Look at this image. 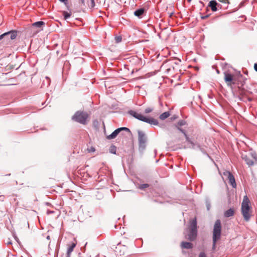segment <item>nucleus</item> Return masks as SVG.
<instances>
[{
	"instance_id": "obj_21",
	"label": "nucleus",
	"mask_w": 257,
	"mask_h": 257,
	"mask_svg": "<svg viewBox=\"0 0 257 257\" xmlns=\"http://www.w3.org/2000/svg\"><path fill=\"white\" fill-rule=\"evenodd\" d=\"M178 130H179L180 132H181L184 135V136L186 138V141L191 143V144L192 145H194L193 143H192L189 139V138H188V137L187 136V135H186V134L185 133V132H184V130H183L182 129L179 128V127H178Z\"/></svg>"
},
{
	"instance_id": "obj_39",
	"label": "nucleus",
	"mask_w": 257,
	"mask_h": 257,
	"mask_svg": "<svg viewBox=\"0 0 257 257\" xmlns=\"http://www.w3.org/2000/svg\"><path fill=\"white\" fill-rule=\"evenodd\" d=\"M217 73H219V71H218V70H217Z\"/></svg>"
},
{
	"instance_id": "obj_9",
	"label": "nucleus",
	"mask_w": 257,
	"mask_h": 257,
	"mask_svg": "<svg viewBox=\"0 0 257 257\" xmlns=\"http://www.w3.org/2000/svg\"><path fill=\"white\" fill-rule=\"evenodd\" d=\"M17 37V34L15 32H9L8 33H5L1 35H0V40L3 38H5L7 40H14Z\"/></svg>"
},
{
	"instance_id": "obj_35",
	"label": "nucleus",
	"mask_w": 257,
	"mask_h": 257,
	"mask_svg": "<svg viewBox=\"0 0 257 257\" xmlns=\"http://www.w3.org/2000/svg\"><path fill=\"white\" fill-rule=\"evenodd\" d=\"M113 150L111 149V151H110L111 153L115 154V152H113Z\"/></svg>"
},
{
	"instance_id": "obj_34",
	"label": "nucleus",
	"mask_w": 257,
	"mask_h": 257,
	"mask_svg": "<svg viewBox=\"0 0 257 257\" xmlns=\"http://www.w3.org/2000/svg\"><path fill=\"white\" fill-rule=\"evenodd\" d=\"M113 150L111 149V151H110L111 153L115 154V152H113Z\"/></svg>"
},
{
	"instance_id": "obj_1",
	"label": "nucleus",
	"mask_w": 257,
	"mask_h": 257,
	"mask_svg": "<svg viewBox=\"0 0 257 257\" xmlns=\"http://www.w3.org/2000/svg\"><path fill=\"white\" fill-rule=\"evenodd\" d=\"M251 207L248 197L245 195L243 197L241 203V212L245 221H248L251 217Z\"/></svg>"
},
{
	"instance_id": "obj_2",
	"label": "nucleus",
	"mask_w": 257,
	"mask_h": 257,
	"mask_svg": "<svg viewBox=\"0 0 257 257\" xmlns=\"http://www.w3.org/2000/svg\"><path fill=\"white\" fill-rule=\"evenodd\" d=\"M242 77L241 74L238 75L231 74L229 71L224 72V80L228 86L232 87V85H239L240 79Z\"/></svg>"
},
{
	"instance_id": "obj_28",
	"label": "nucleus",
	"mask_w": 257,
	"mask_h": 257,
	"mask_svg": "<svg viewBox=\"0 0 257 257\" xmlns=\"http://www.w3.org/2000/svg\"><path fill=\"white\" fill-rule=\"evenodd\" d=\"M115 41L117 43L120 42L121 41V38L120 37H115Z\"/></svg>"
},
{
	"instance_id": "obj_16",
	"label": "nucleus",
	"mask_w": 257,
	"mask_h": 257,
	"mask_svg": "<svg viewBox=\"0 0 257 257\" xmlns=\"http://www.w3.org/2000/svg\"><path fill=\"white\" fill-rule=\"evenodd\" d=\"M44 25L45 23L43 21L37 22L32 24V28H37L39 29L38 31H40L42 30V27Z\"/></svg>"
},
{
	"instance_id": "obj_18",
	"label": "nucleus",
	"mask_w": 257,
	"mask_h": 257,
	"mask_svg": "<svg viewBox=\"0 0 257 257\" xmlns=\"http://www.w3.org/2000/svg\"><path fill=\"white\" fill-rule=\"evenodd\" d=\"M234 213V210L233 208H230L229 209L226 210L224 213V216L226 217H229L230 216H232Z\"/></svg>"
},
{
	"instance_id": "obj_37",
	"label": "nucleus",
	"mask_w": 257,
	"mask_h": 257,
	"mask_svg": "<svg viewBox=\"0 0 257 257\" xmlns=\"http://www.w3.org/2000/svg\"><path fill=\"white\" fill-rule=\"evenodd\" d=\"M60 1L62 2H65V1H66L67 0H59Z\"/></svg>"
},
{
	"instance_id": "obj_33",
	"label": "nucleus",
	"mask_w": 257,
	"mask_h": 257,
	"mask_svg": "<svg viewBox=\"0 0 257 257\" xmlns=\"http://www.w3.org/2000/svg\"><path fill=\"white\" fill-rule=\"evenodd\" d=\"M254 69L255 70V71L257 72V63H255L254 64Z\"/></svg>"
},
{
	"instance_id": "obj_26",
	"label": "nucleus",
	"mask_w": 257,
	"mask_h": 257,
	"mask_svg": "<svg viewBox=\"0 0 257 257\" xmlns=\"http://www.w3.org/2000/svg\"><path fill=\"white\" fill-rule=\"evenodd\" d=\"M219 2L223 3V4H229V0H218Z\"/></svg>"
},
{
	"instance_id": "obj_20",
	"label": "nucleus",
	"mask_w": 257,
	"mask_h": 257,
	"mask_svg": "<svg viewBox=\"0 0 257 257\" xmlns=\"http://www.w3.org/2000/svg\"><path fill=\"white\" fill-rule=\"evenodd\" d=\"M170 115V113L168 111H167L161 114L160 115L159 118L161 120H164L165 119L168 118Z\"/></svg>"
},
{
	"instance_id": "obj_14",
	"label": "nucleus",
	"mask_w": 257,
	"mask_h": 257,
	"mask_svg": "<svg viewBox=\"0 0 257 257\" xmlns=\"http://www.w3.org/2000/svg\"><path fill=\"white\" fill-rule=\"evenodd\" d=\"M76 243L72 242L71 244L69 245L67 253L64 257H70L72 252L73 251L74 247L76 246Z\"/></svg>"
},
{
	"instance_id": "obj_19",
	"label": "nucleus",
	"mask_w": 257,
	"mask_h": 257,
	"mask_svg": "<svg viewBox=\"0 0 257 257\" xmlns=\"http://www.w3.org/2000/svg\"><path fill=\"white\" fill-rule=\"evenodd\" d=\"M145 12V10L144 8H141L139 10H136L134 12V15L139 18H141Z\"/></svg>"
},
{
	"instance_id": "obj_3",
	"label": "nucleus",
	"mask_w": 257,
	"mask_h": 257,
	"mask_svg": "<svg viewBox=\"0 0 257 257\" xmlns=\"http://www.w3.org/2000/svg\"><path fill=\"white\" fill-rule=\"evenodd\" d=\"M128 113L135 118L150 124L157 125L159 123L157 119H154L153 117L146 116L141 113L137 112L135 111L130 110L128 111Z\"/></svg>"
},
{
	"instance_id": "obj_25",
	"label": "nucleus",
	"mask_w": 257,
	"mask_h": 257,
	"mask_svg": "<svg viewBox=\"0 0 257 257\" xmlns=\"http://www.w3.org/2000/svg\"><path fill=\"white\" fill-rule=\"evenodd\" d=\"M153 111V108L151 107H147L145 109V113H149Z\"/></svg>"
},
{
	"instance_id": "obj_12",
	"label": "nucleus",
	"mask_w": 257,
	"mask_h": 257,
	"mask_svg": "<svg viewBox=\"0 0 257 257\" xmlns=\"http://www.w3.org/2000/svg\"><path fill=\"white\" fill-rule=\"evenodd\" d=\"M116 248L119 252L120 255H124L126 252L127 247L126 245H121V243L119 242L117 244V246Z\"/></svg>"
},
{
	"instance_id": "obj_10",
	"label": "nucleus",
	"mask_w": 257,
	"mask_h": 257,
	"mask_svg": "<svg viewBox=\"0 0 257 257\" xmlns=\"http://www.w3.org/2000/svg\"><path fill=\"white\" fill-rule=\"evenodd\" d=\"M122 130H125L126 131H130V130L127 127H120L115 130L111 134L107 136V139L108 140H111L116 138V137L118 135V134Z\"/></svg>"
},
{
	"instance_id": "obj_22",
	"label": "nucleus",
	"mask_w": 257,
	"mask_h": 257,
	"mask_svg": "<svg viewBox=\"0 0 257 257\" xmlns=\"http://www.w3.org/2000/svg\"><path fill=\"white\" fill-rule=\"evenodd\" d=\"M62 14H63V16L64 17V19L65 20H66L68 18H70V16H71V13H68V12H66V11H63L62 12Z\"/></svg>"
},
{
	"instance_id": "obj_32",
	"label": "nucleus",
	"mask_w": 257,
	"mask_h": 257,
	"mask_svg": "<svg viewBox=\"0 0 257 257\" xmlns=\"http://www.w3.org/2000/svg\"><path fill=\"white\" fill-rule=\"evenodd\" d=\"M80 3L82 5L84 6L85 5V2L84 0H79Z\"/></svg>"
},
{
	"instance_id": "obj_38",
	"label": "nucleus",
	"mask_w": 257,
	"mask_h": 257,
	"mask_svg": "<svg viewBox=\"0 0 257 257\" xmlns=\"http://www.w3.org/2000/svg\"><path fill=\"white\" fill-rule=\"evenodd\" d=\"M188 2H190L191 0H187Z\"/></svg>"
},
{
	"instance_id": "obj_30",
	"label": "nucleus",
	"mask_w": 257,
	"mask_h": 257,
	"mask_svg": "<svg viewBox=\"0 0 257 257\" xmlns=\"http://www.w3.org/2000/svg\"><path fill=\"white\" fill-rule=\"evenodd\" d=\"M178 124L180 126L183 125L185 124V122L183 120H181L178 122Z\"/></svg>"
},
{
	"instance_id": "obj_31",
	"label": "nucleus",
	"mask_w": 257,
	"mask_h": 257,
	"mask_svg": "<svg viewBox=\"0 0 257 257\" xmlns=\"http://www.w3.org/2000/svg\"><path fill=\"white\" fill-rule=\"evenodd\" d=\"M5 196L4 195H0V201H3L5 200Z\"/></svg>"
},
{
	"instance_id": "obj_8",
	"label": "nucleus",
	"mask_w": 257,
	"mask_h": 257,
	"mask_svg": "<svg viewBox=\"0 0 257 257\" xmlns=\"http://www.w3.org/2000/svg\"><path fill=\"white\" fill-rule=\"evenodd\" d=\"M138 134L139 148L144 150L146 146L147 137L145 133L142 131L139 130Z\"/></svg>"
},
{
	"instance_id": "obj_23",
	"label": "nucleus",
	"mask_w": 257,
	"mask_h": 257,
	"mask_svg": "<svg viewBox=\"0 0 257 257\" xmlns=\"http://www.w3.org/2000/svg\"><path fill=\"white\" fill-rule=\"evenodd\" d=\"M98 0H90V5L89 7L90 9H93L95 6V2H97Z\"/></svg>"
},
{
	"instance_id": "obj_36",
	"label": "nucleus",
	"mask_w": 257,
	"mask_h": 257,
	"mask_svg": "<svg viewBox=\"0 0 257 257\" xmlns=\"http://www.w3.org/2000/svg\"><path fill=\"white\" fill-rule=\"evenodd\" d=\"M207 17H208V16H205V17H202V19H205V18H207Z\"/></svg>"
},
{
	"instance_id": "obj_7",
	"label": "nucleus",
	"mask_w": 257,
	"mask_h": 257,
	"mask_svg": "<svg viewBox=\"0 0 257 257\" xmlns=\"http://www.w3.org/2000/svg\"><path fill=\"white\" fill-rule=\"evenodd\" d=\"M197 236V220L195 218L190 221V232L188 234V239L193 241Z\"/></svg>"
},
{
	"instance_id": "obj_29",
	"label": "nucleus",
	"mask_w": 257,
	"mask_h": 257,
	"mask_svg": "<svg viewBox=\"0 0 257 257\" xmlns=\"http://www.w3.org/2000/svg\"><path fill=\"white\" fill-rule=\"evenodd\" d=\"M88 151L89 152H94L95 151V149L94 147H91L90 148L88 149Z\"/></svg>"
},
{
	"instance_id": "obj_17",
	"label": "nucleus",
	"mask_w": 257,
	"mask_h": 257,
	"mask_svg": "<svg viewBox=\"0 0 257 257\" xmlns=\"http://www.w3.org/2000/svg\"><path fill=\"white\" fill-rule=\"evenodd\" d=\"M181 247L183 248L190 249L193 247V244L190 242L183 241L181 243Z\"/></svg>"
},
{
	"instance_id": "obj_27",
	"label": "nucleus",
	"mask_w": 257,
	"mask_h": 257,
	"mask_svg": "<svg viewBox=\"0 0 257 257\" xmlns=\"http://www.w3.org/2000/svg\"><path fill=\"white\" fill-rule=\"evenodd\" d=\"M199 257H207V256L204 252H201L199 253Z\"/></svg>"
},
{
	"instance_id": "obj_40",
	"label": "nucleus",
	"mask_w": 257,
	"mask_h": 257,
	"mask_svg": "<svg viewBox=\"0 0 257 257\" xmlns=\"http://www.w3.org/2000/svg\"><path fill=\"white\" fill-rule=\"evenodd\" d=\"M243 85V83H241V85L242 86Z\"/></svg>"
},
{
	"instance_id": "obj_5",
	"label": "nucleus",
	"mask_w": 257,
	"mask_h": 257,
	"mask_svg": "<svg viewBox=\"0 0 257 257\" xmlns=\"http://www.w3.org/2000/svg\"><path fill=\"white\" fill-rule=\"evenodd\" d=\"M88 114L83 111H77L72 117V119L83 124L87 123V119L88 117Z\"/></svg>"
},
{
	"instance_id": "obj_6",
	"label": "nucleus",
	"mask_w": 257,
	"mask_h": 257,
	"mask_svg": "<svg viewBox=\"0 0 257 257\" xmlns=\"http://www.w3.org/2000/svg\"><path fill=\"white\" fill-rule=\"evenodd\" d=\"M242 159L248 166L257 164V155L255 153H247L242 155Z\"/></svg>"
},
{
	"instance_id": "obj_15",
	"label": "nucleus",
	"mask_w": 257,
	"mask_h": 257,
	"mask_svg": "<svg viewBox=\"0 0 257 257\" xmlns=\"http://www.w3.org/2000/svg\"><path fill=\"white\" fill-rule=\"evenodd\" d=\"M217 3L215 0H212L209 2L208 7L210 8L213 12H216L217 11Z\"/></svg>"
},
{
	"instance_id": "obj_4",
	"label": "nucleus",
	"mask_w": 257,
	"mask_h": 257,
	"mask_svg": "<svg viewBox=\"0 0 257 257\" xmlns=\"http://www.w3.org/2000/svg\"><path fill=\"white\" fill-rule=\"evenodd\" d=\"M221 224L220 220H217L214 225L213 230V248H215L216 241L219 240L221 236Z\"/></svg>"
},
{
	"instance_id": "obj_24",
	"label": "nucleus",
	"mask_w": 257,
	"mask_h": 257,
	"mask_svg": "<svg viewBox=\"0 0 257 257\" xmlns=\"http://www.w3.org/2000/svg\"><path fill=\"white\" fill-rule=\"evenodd\" d=\"M149 185L148 184H143L139 186V188L141 189H144L145 188L149 187Z\"/></svg>"
},
{
	"instance_id": "obj_11",
	"label": "nucleus",
	"mask_w": 257,
	"mask_h": 257,
	"mask_svg": "<svg viewBox=\"0 0 257 257\" xmlns=\"http://www.w3.org/2000/svg\"><path fill=\"white\" fill-rule=\"evenodd\" d=\"M172 63V62L171 61H166L163 63L161 68L164 69L165 71L168 73L172 69H174Z\"/></svg>"
},
{
	"instance_id": "obj_13",
	"label": "nucleus",
	"mask_w": 257,
	"mask_h": 257,
	"mask_svg": "<svg viewBox=\"0 0 257 257\" xmlns=\"http://www.w3.org/2000/svg\"><path fill=\"white\" fill-rule=\"evenodd\" d=\"M226 174L227 175V177L230 185L232 186L233 188H236V184L234 176L229 172H226Z\"/></svg>"
}]
</instances>
